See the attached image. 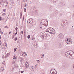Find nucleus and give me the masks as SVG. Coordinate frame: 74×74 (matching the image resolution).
Segmentation results:
<instances>
[{"label":"nucleus","mask_w":74,"mask_h":74,"mask_svg":"<svg viewBox=\"0 0 74 74\" xmlns=\"http://www.w3.org/2000/svg\"><path fill=\"white\" fill-rule=\"evenodd\" d=\"M48 22L47 19H43L41 21L40 27L41 29H45L48 26Z\"/></svg>","instance_id":"1"},{"label":"nucleus","mask_w":74,"mask_h":74,"mask_svg":"<svg viewBox=\"0 0 74 74\" xmlns=\"http://www.w3.org/2000/svg\"><path fill=\"white\" fill-rule=\"evenodd\" d=\"M51 34H55V29H53L51 30L50 31V33Z\"/></svg>","instance_id":"6"},{"label":"nucleus","mask_w":74,"mask_h":74,"mask_svg":"<svg viewBox=\"0 0 74 74\" xmlns=\"http://www.w3.org/2000/svg\"><path fill=\"white\" fill-rule=\"evenodd\" d=\"M17 34H18V32L17 31L16 32V33L15 34V35H16Z\"/></svg>","instance_id":"35"},{"label":"nucleus","mask_w":74,"mask_h":74,"mask_svg":"<svg viewBox=\"0 0 74 74\" xmlns=\"http://www.w3.org/2000/svg\"><path fill=\"white\" fill-rule=\"evenodd\" d=\"M3 15L4 16V15H5V13H3Z\"/></svg>","instance_id":"43"},{"label":"nucleus","mask_w":74,"mask_h":74,"mask_svg":"<svg viewBox=\"0 0 74 74\" xmlns=\"http://www.w3.org/2000/svg\"><path fill=\"white\" fill-rule=\"evenodd\" d=\"M51 1L52 3H56V0H51Z\"/></svg>","instance_id":"13"},{"label":"nucleus","mask_w":74,"mask_h":74,"mask_svg":"<svg viewBox=\"0 0 74 74\" xmlns=\"http://www.w3.org/2000/svg\"><path fill=\"white\" fill-rule=\"evenodd\" d=\"M22 35H20L19 36V38H21V37H22Z\"/></svg>","instance_id":"27"},{"label":"nucleus","mask_w":74,"mask_h":74,"mask_svg":"<svg viewBox=\"0 0 74 74\" xmlns=\"http://www.w3.org/2000/svg\"><path fill=\"white\" fill-rule=\"evenodd\" d=\"M50 9V10H51V8H52V7L51 6L49 5L48 7Z\"/></svg>","instance_id":"22"},{"label":"nucleus","mask_w":74,"mask_h":74,"mask_svg":"<svg viewBox=\"0 0 74 74\" xmlns=\"http://www.w3.org/2000/svg\"><path fill=\"white\" fill-rule=\"evenodd\" d=\"M17 42H18V43H19V41H18Z\"/></svg>","instance_id":"64"},{"label":"nucleus","mask_w":74,"mask_h":74,"mask_svg":"<svg viewBox=\"0 0 74 74\" xmlns=\"http://www.w3.org/2000/svg\"><path fill=\"white\" fill-rule=\"evenodd\" d=\"M10 34H11V31H10L9 33Z\"/></svg>","instance_id":"55"},{"label":"nucleus","mask_w":74,"mask_h":74,"mask_svg":"<svg viewBox=\"0 0 74 74\" xmlns=\"http://www.w3.org/2000/svg\"><path fill=\"white\" fill-rule=\"evenodd\" d=\"M17 29H18V27H16L15 30H16V31H17Z\"/></svg>","instance_id":"34"},{"label":"nucleus","mask_w":74,"mask_h":74,"mask_svg":"<svg viewBox=\"0 0 74 74\" xmlns=\"http://www.w3.org/2000/svg\"><path fill=\"white\" fill-rule=\"evenodd\" d=\"M17 57V56H13V59H15Z\"/></svg>","instance_id":"16"},{"label":"nucleus","mask_w":74,"mask_h":74,"mask_svg":"<svg viewBox=\"0 0 74 74\" xmlns=\"http://www.w3.org/2000/svg\"><path fill=\"white\" fill-rule=\"evenodd\" d=\"M1 34H3V32H1Z\"/></svg>","instance_id":"57"},{"label":"nucleus","mask_w":74,"mask_h":74,"mask_svg":"<svg viewBox=\"0 0 74 74\" xmlns=\"http://www.w3.org/2000/svg\"><path fill=\"white\" fill-rule=\"evenodd\" d=\"M10 5H13V4H14V2L12 0H10Z\"/></svg>","instance_id":"11"},{"label":"nucleus","mask_w":74,"mask_h":74,"mask_svg":"<svg viewBox=\"0 0 74 74\" xmlns=\"http://www.w3.org/2000/svg\"><path fill=\"white\" fill-rule=\"evenodd\" d=\"M33 22V20L32 19H29V20L27 21V23L28 24H29L30 25V24H32V23Z\"/></svg>","instance_id":"2"},{"label":"nucleus","mask_w":74,"mask_h":74,"mask_svg":"<svg viewBox=\"0 0 74 74\" xmlns=\"http://www.w3.org/2000/svg\"><path fill=\"white\" fill-rule=\"evenodd\" d=\"M22 55L23 56H27V54L25 52H23L22 53Z\"/></svg>","instance_id":"9"},{"label":"nucleus","mask_w":74,"mask_h":74,"mask_svg":"<svg viewBox=\"0 0 74 74\" xmlns=\"http://www.w3.org/2000/svg\"><path fill=\"white\" fill-rule=\"evenodd\" d=\"M24 72V71H21V73H23Z\"/></svg>","instance_id":"32"},{"label":"nucleus","mask_w":74,"mask_h":74,"mask_svg":"<svg viewBox=\"0 0 74 74\" xmlns=\"http://www.w3.org/2000/svg\"><path fill=\"white\" fill-rule=\"evenodd\" d=\"M65 41H69V40L68 39V38L67 39H66Z\"/></svg>","instance_id":"44"},{"label":"nucleus","mask_w":74,"mask_h":74,"mask_svg":"<svg viewBox=\"0 0 74 74\" xmlns=\"http://www.w3.org/2000/svg\"><path fill=\"white\" fill-rule=\"evenodd\" d=\"M4 67H2L0 69V70H1V71H3V70H4Z\"/></svg>","instance_id":"15"},{"label":"nucleus","mask_w":74,"mask_h":74,"mask_svg":"<svg viewBox=\"0 0 74 74\" xmlns=\"http://www.w3.org/2000/svg\"><path fill=\"white\" fill-rule=\"evenodd\" d=\"M25 5H27V3H25Z\"/></svg>","instance_id":"52"},{"label":"nucleus","mask_w":74,"mask_h":74,"mask_svg":"<svg viewBox=\"0 0 74 74\" xmlns=\"http://www.w3.org/2000/svg\"><path fill=\"white\" fill-rule=\"evenodd\" d=\"M30 68H31L30 69H31V70H32V71H36V70H34V69H35V68H34V67L32 66H30Z\"/></svg>","instance_id":"7"},{"label":"nucleus","mask_w":74,"mask_h":74,"mask_svg":"<svg viewBox=\"0 0 74 74\" xmlns=\"http://www.w3.org/2000/svg\"><path fill=\"white\" fill-rule=\"evenodd\" d=\"M34 46L35 47H37V43H36V42H34Z\"/></svg>","instance_id":"17"},{"label":"nucleus","mask_w":74,"mask_h":74,"mask_svg":"<svg viewBox=\"0 0 74 74\" xmlns=\"http://www.w3.org/2000/svg\"><path fill=\"white\" fill-rule=\"evenodd\" d=\"M24 12H26V8H24Z\"/></svg>","instance_id":"30"},{"label":"nucleus","mask_w":74,"mask_h":74,"mask_svg":"<svg viewBox=\"0 0 74 74\" xmlns=\"http://www.w3.org/2000/svg\"><path fill=\"white\" fill-rule=\"evenodd\" d=\"M2 58H4V55H2Z\"/></svg>","instance_id":"36"},{"label":"nucleus","mask_w":74,"mask_h":74,"mask_svg":"<svg viewBox=\"0 0 74 74\" xmlns=\"http://www.w3.org/2000/svg\"><path fill=\"white\" fill-rule=\"evenodd\" d=\"M54 70V69H52L50 71V73H51V74H57V72H56V70H55V71H52V73H51V71H52V70Z\"/></svg>","instance_id":"5"},{"label":"nucleus","mask_w":74,"mask_h":74,"mask_svg":"<svg viewBox=\"0 0 74 74\" xmlns=\"http://www.w3.org/2000/svg\"><path fill=\"white\" fill-rule=\"evenodd\" d=\"M4 43L5 44V46H7V42H5Z\"/></svg>","instance_id":"29"},{"label":"nucleus","mask_w":74,"mask_h":74,"mask_svg":"<svg viewBox=\"0 0 74 74\" xmlns=\"http://www.w3.org/2000/svg\"><path fill=\"white\" fill-rule=\"evenodd\" d=\"M22 29V27H21V29Z\"/></svg>","instance_id":"59"},{"label":"nucleus","mask_w":74,"mask_h":74,"mask_svg":"<svg viewBox=\"0 0 74 74\" xmlns=\"http://www.w3.org/2000/svg\"><path fill=\"white\" fill-rule=\"evenodd\" d=\"M20 62H21V63H22V60H20Z\"/></svg>","instance_id":"50"},{"label":"nucleus","mask_w":74,"mask_h":74,"mask_svg":"<svg viewBox=\"0 0 74 74\" xmlns=\"http://www.w3.org/2000/svg\"><path fill=\"white\" fill-rule=\"evenodd\" d=\"M44 54H42L41 55V58H44Z\"/></svg>","instance_id":"19"},{"label":"nucleus","mask_w":74,"mask_h":74,"mask_svg":"<svg viewBox=\"0 0 74 74\" xmlns=\"http://www.w3.org/2000/svg\"><path fill=\"white\" fill-rule=\"evenodd\" d=\"M22 34H23V31H21Z\"/></svg>","instance_id":"42"},{"label":"nucleus","mask_w":74,"mask_h":74,"mask_svg":"<svg viewBox=\"0 0 74 74\" xmlns=\"http://www.w3.org/2000/svg\"><path fill=\"white\" fill-rule=\"evenodd\" d=\"M5 63V62H2V64H4V63Z\"/></svg>","instance_id":"38"},{"label":"nucleus","mask_w":74,"mask_h":74,"mask_svg":"<svg viewBox=\"0 0 74 74\" xmlns=\"http://www.w3.org/2000/svg\"><path fill=\"white\" fill-rule=\"evenodd\" d=\"M10 55V53H8L6 55L5 58H7L8 56Z\"/></svg>","instance_id":"18"},{"label":"nucleus","mask_w":74,"mask_h":74,"mask_svg":"<svg viewBox=\"0 0 74 74\" xmlns=\"http://www.w3.org/2000/svg\"><path fill=\"white\" fill-rule=\"evenodd\" d=\"M30 35H29L27 36V38L28 39L30 38Z\"/></svg>","instance_id":"25"},{"label":"nucleus","mask_w":74,"mask_h":74,"mask_svg":"<svg viewBox=\"0 0 74 74\" xmlns=\"http://www.w3.org/2000/svg\"><path fill=\"white\" fill-rule=\"evenodd\" d=\"M3 11L4 12H5V11H6V9H3Z\"/></svg>","instance_id":"37"},{"label":"nucleus","mask_w":74,"mask_h":74,"mask_svg":"<svg viewBox=\"0 0 74 74\" xmlns=\"http://www.w3.org/2000/svg\"><path fill=\"white\" fill-rule=\"evenodd\" d=\"M18 40V38L17 37H16L15 38V41H16V40Z\"/></svg>","instance_id":"28"},{"label":"nucleus","mask_w":74,"mask_h":74,"mask_svg":"<svg viewBox=\"0 0 74 74\" xmlns=\"http://www.w3.org/2000/svg\"><path fill=\"white\" fill-rule=\"evenodd\" d=\"M5 28H6V29H8V27L6 25V26H5Z\"/></svg>","instance_id":"26"},{"label":"nucleus","mask_w":74,"mask_h":74,"mask_svg":"<svg viewBox=\"0 0 74 74\" xmlns=\"http://www.w3.org/2000/svg\"><path fill=\"white\" fill-rule=\"evenodd\" d=\"M32 40H34V38H32Z\"/></svg>","instance_id":"53"},{"label":"nucleus","mask_w":74,"mask_h":74,"mask_svg":"<svg viewBox=\"0 0 74 74\" xmlns=\"http://www.w3.org/2000/svg\"><path fill=\"white\" fill-rule=\"evenodd\" d=\"M66 42L67 44H72V42H71V41L70 40H67V41H66Z\"/></svg>","instance_id":"8"},{"label":"nucleus","mask_w":74,"mask_h":74,"mask_svg":"<svg viewBox=\"0 0 74 74\" xmlns=\"http://www.w3.org/2000/svg\"><path fill=\"white\" fill-rule=\"evenodd\" d=\"M2 18H1V19H0V21H2Z\"/></svg>","instance_id":"45"},{"label":"nucleus","mask_w":74,"mask_h":74,"mask_svg":"<svg viewBox=\"0 0 74 74\" xmlns=\"http://www.w3.org/2000/svg\"><path fill=\"white\" fill-rule=\"evenodd\" d=\"M27 6V5H25L24 7H26Z\"/></svg>","instance_id":"51"},{"label":"nucleus","mask_w":74,"mask_h":74,"mask_svg":"<svg viewBox=\"0 0 74 74\" xmlns=\"http://www.w3.org/2000/svg\"><path fill=\"white\" fill-rule=\"evenodd\" d=\"M62 13L60 14V16H62Z\"/></svg>","instance_id":"33"},{"label":"nucleus","mask_w":74,"mask_h":74,"mask_svg":"<svg viewBox=\"0 0 74 74\" xmlns=\"http://www.w3.org/2000/svg\"><path fill=\"white\" fill-rule=\"evenodd\" d=\"M22 59L21 58H20V59Z\"/></svg>","instance_id":"61"},{"label":"nucleus","mask_w":74,"mask_h":74,"mask_svg":"<svg viewBox=\"0 0 74 74\" xmlns=\"http://www.w3.org/2000/svg\"><path fill=\"white\" fill-rule=\"evenodd\" d=\"M40 60H37L36 61L37 62V63H40Z\"/></svg>","instance_id":"31"},{"label":"nucleus","mask_w":74,"mask_h":74,"mask_svg":"<svg viewBox=\"0 0 74 74\" xmlns=\"http://www.w3.org/2000/svg\"><path fill=\"white\" fill-rule=\"evenodd\" d=\"M14 37H15V35H14L13 36V37H12V39H13V38H14Z\"/></svg>","instance_id":"41"},{"label":"nucleus","mask_w":74,"mask_h":74,"mask_svg":"<svg viewBox=\"0 0 74 74\" xmlns=\"http://www.w3.org/2000/svg\"><path fill=\"white\" fill-rule=\"evenodd\" d=\"M49 33L51 32V30H53V28H49Z\"/></svg>","instance_id":"12"},{"label":"nucleus","mask_w":74,"mask_h":74,"mask_svg":"<svg viewBox=\"0 0 74 74\" xmlns=\"http://www.w3.org/2000/svg\"><path fill=\"white\" fill-rule=\"evenodd\" d=\"M2 18V17L0 16V19H1Z\"/></svg>","instance_id":"54"},{"label":"nucleus","mask_w":74,"mask_h":74,"mask_svg":"<svg viewBox=\"0 0 74 74\" xmlns=\"http://www.w3.org/2000/svg\"><path fill=\"white\" fill-rule=\"evenodd\" d=\"M5 36H6L7 35H6V34H5Z\"/></svg>","instance_id":"62"},{"label":"nucleus","mask_w":74,"mask_h":74,"mask_svg":"<svg viewBox=\"0 0 74 74\" xmlns=\"http://www.w3.org/2000/svg\"><path fill=\"white\" fill-rule=\"evenodd\" d=\"M21 15H22V12H21Z\"/></svg>","instance_id":"49"},{"label":"nucleus","mask_w":74,"mask_h":74,"mask_svg":"<svg viewBox=\"0 0 74 74\" xmlns=\"http://www.w3.org/2000/svg\"><path fill=\"white\" fill-rule=\"evenodd\" d=\"M49 28L48 29H47L46 30V32H49Z\"/></svg>","instance_id":"21"},{"label":"nucleus","mask_w":74,"mask_h":74,"mask_svg":"<svg viewBox=\"0 0 74 74\" xmlns=\"http://www.w3.org/2000/svg\"><path fill=\"white\" fill-rule=\"evenodd\" d=\"M0 39H1V35H0Z\"/></svg>","instance_id":"46"},{"label":"nucleus","mask_w":74,"mask_h":74,"mask_svg":"<svg viewBox=\"0 0 74 74\" xmlns=\"http://www.w3.org/2000/svg\"><path fill=\"white\" fill-rule=\"evenodd\" d=\"M21 60H23V58H21Z\"/></svg>","instance_id":"58"},{"label":"nucleus","mask_w":74,"mask_h":74,"mask_svg":"<svg viewBox=\"0 0 74 74\" xmlns=\"http://www.w3.org/2000/svg\"><path fill=\"white\" fill-rule=\"evenodd\" d=\"M42 36L41 37V38L42 40L44 39V37H46L47 36V34L45 33H44L42 34Z\"/></svg>","instance_id":"3"},{"label":"nucleus","mask_w":74,"mask_h":74,"mask_svg":"<svg viewBox=\"0 0 74 74\" xmlns=\"http://www.w3.org/2000/svg\"><path fill=\"white\" fill-rule=\"evenodd\" d=\"M25 17V16H23V20H24V18Z\"/></svg>","instance_id":"47"},{"label":"nucleus","mask_w":74,"mask_h":74,"mask_svg":"<svg viewBox=\"0 0 74 74\" xmlns=\"http://www.w3.org/2000/svg\"><path fill=\"white\" fill-rule=\"evenodd\" d=\"M66 25V24L65 23L64 24L63 23H62L61 24V25L63 26H65Z\"/></svg>","instance_id":"20"},{"label":"nucleus","mask_w":74,"mask_h":74,"mask_svg":"<svg viewBox=\"0 0 74 74\" xmlns=\"http://www.w3.org/2000/svg\"><path fill=\"white\" fill-rule=\"evenodd\" d=\"M17 49V48H16V47L14 48V52H15Z\"/></svg>","instance_id":"24"},{"label":"nucleus","mask_w":74,"mask_h":74,"mask_svg":"<svg viewBox=\"0 0 74 74\" xmlns=\"http://www.w3.org/2000/svg\"><path fill=\"white\" fill-rule=\"evenodd\" d=\"M62 23H63L64 24H66L67 25V20H64L63 21H62Z\"/></svg>","instance_id":"10"},{"label":"nucleus","mask_w":74,"mask_h":74,"mask_svg":"<svg viewBox=\"0 0 74 74\" xmlns=\"http://www.w3.org/2000/svg\"><path fill=\"white\" fill-rule=\"evenodd\" d=\"M3 3V1H2V2H0V4H1V3Z\"/></svg>","instance_id":"56"},{"label":"nucleus","mask_w":74,"mask_h":74,"mask_svg":"<svg viewBox=\"0 0 74 74\" xmlns=\"http://www.w3.org/2000/svg\"><path fill=\"white\" fill-rule=\"evenodd\" d=\"M73 27V26H72V27L73 28V27Z\"/></svg>","instance_id":"63"},{"label":"nucleus","mask_w":74,"mask_h":74,"mask_svg":"<svg viewBox=\"0 0 74 74\" xmlns=\"http://www.w3.org/2000/svg\"><path fill=\"white\" fill-rule=\"evenodd\" d=\"M61 3H62V5H63V6L64 5H65L64 3H63V2H62Z\"/></svg>","instance_id":"23"},{"label":"nucleus","mask_w":74,"mask_h":74,"mask_svg":"<svg viewBox=\"0 0 74 74\" xmlns=\"http://www.w3.org/2000/svg\"><path fill=\"white\" fill-rule=\"evenodd\" d=\"M5 20V19H4V18H2L3 21H4Z\"/></svg>","instance_id":"48"},{"label":"nucleus","mask_w":74,"mask_h":74,"mask_svg":"<svg viewBox=\"0 0 74 74\" xmlns=\"http://www.w3.org/2000/svg\"><path fill=\"white\" fill-rule=\"evenodd\" d=\"M63 46V45L62 43H60L59 44V47L60 48H62V47Z\"/></svg>","instance_id":"14"},{"label":"nucleus","mask_w":74,"mask_h":74,"mask_svg":"<svg viewBox=\"0 0 74 74\" xmlns=\"http://www.w3.org/2000/svg\"><path fill=\"white\" fill-rule=\"evenodd\" d=\"M57 38H58V40L62 39V38H63V34H60L57 36Z\"/></svg>","instance_id":"4"},{"label":"nucleus","mask_w":74,"mask_h":74,"mask_svg":"<svg viewBox=\"0 0 74 74\" xmlns=\"http://www.w3.org/2000/svg\"><path fill=\"white\" fill-rule=\"evenodd\" d=\"M23 1L24 2V3H25V0H23Z\"/></svg>","instance_id":"60"},{"label":"nucleus","mask_w":74,"mask_h":74,"mask_svg":"<svg viewBox=\"0 0 74 74\" xmlns=\"http://www.w3.org/2000/svg\"><path fill=\"white\" fill-rule=\"evenodd\" d=\"M26 67H29V66H27V64H26Z\"/></svg>","instance_id":"39"},{"label":"nucleus","mask_w":74,"mask_h":74,"mask_svg":"<svg viewBox=\"0 0 74 74\" xmlns=\"http://www.w3.org/2000/svg\"><path fill=\"white\" fill-rule=\"evenodd\" d=\"M22 14H21L20 15V19H21V18H22Z\"/></svg>","instance_id":"40"}]
</instances>
